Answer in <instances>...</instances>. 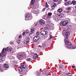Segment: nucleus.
Listing matches in <instances>:
<instances>
[{"label": "nucleus", "instance_id": "16", "mask_svg": "<svg viewBox=\"0 0 76 76\" xmlns=\"http://www.w3.org/2000/svg\"><path fill=\"white\" fill-rule=\"evenodd\" d=\"M11 66H12L13 67H15V62H13V61H11Z\"/></svg>", "mask_w": 76, "mask_h": 76}, {"label": "nucleus", "instance_id": "37", "mask_svg": "<svg viewBox=\"0 0 76 76\" xmlns=\"http://www.w3.org/2000/svg\"><path fill=\"white\" fill-rule=\"evenodd\" d=\"M1 67L0 66V71L1 72H3V70H2V69H1L0 68Z\"/></svg>", "mask_w": 76, "mask_h": 76}, {"label": "nucleus", "instance_id": "31", "mask_svg": "<svg viewBox=\"0 0 76 76\" xmlns=\"http://www.w3.org/2000/svg\"><path fill=\"white\" fill-rule=\"evenodd\" d=\"M66 9L68 10V11H69L70 8H66Z\"/></svg>", "mask_w": 76, "mask_h": 76}, {"label": "nucleus", "instance_id": "28", "mask_svg": "<svg viewBox=\"0 0 76 76\" xmlns=\"http://www.w3.org/2000/svg\"><path fill=\"white\" fill-rule=\"evenodd\" d=\"M67 75L68 76H72V74L69 73L67 74Z\"/></svg>", "mask_w": 76, "mask_h": 76}, {"label": "nucleus", "instance_id": "35", "mask_svg": "<svg viewBox=\"0 0 76 76\" xmlns=\"http://www.w3.org/2000/svg\"><path fill=\"white\" fill-rule=\"evenodd\" d=\"M53 38V37L51 35H50V39H51V38Z\"/></svg>", "mask_w": 76, "mask_h": 76}, {"label": "nucleus", "instance_id": "8", "mask_svg": "<svg viewBox=\"0 0 76 76\" xmlns=\"http://www.w3.org/2000/svg\"><path fill=\"white\" fill-rule=\"evenodd\" d=\"M47 33V31H42L40 32L41 35H46Z\"/></svg>", "mask_w": 76, "mask_h": 76}, {"label": "nucleus", "instance_id": "47", "mask_svg": "<svg viewBox=\"0 0 76 76\" xmlns=\"http://www.w3.org/2000/svg\"><path fill=\"white\" fill-rule=\"evenodd\" d=\"M64 32H66V30H63Z\"/></svg>", "mask_w": 76, "mask_h": 76}, {"label": "nucleus", "instance_id": "21", "mask_svg": "<svg viewBox=\"0 0 76 76\" xmlns=\"http://www.w3.org/2000/svg\"><path fill=\"white\" fill-rule=\"evenodd\" d=\"M35 3V0H31V5L32 6L33 4Z\"/></svg>", "mask_w": 76, "mask_h": 76}, {"label": "nucleus", "instance_id": "6", "mask_svg": "<svg viewBox=\"0 0 76 76\" xmlns=\"http://www.w3.org/2000/svg\"><path fill=\"white\" fill-rule=\"evenodd\" d=\"M68 23H69V22L67 20L63 21L61 22V23H62V25L63 26H66V25L68 24Z\"/></svg>", "mask_w": 76, "mask_h": 76}, {"label": "nucleus", "instance_id": "38", "mask_svg": "<svg viewBox=\"0 0 76 76\" xmlns=\"http://www.w3.org/2000/svg\"><path fill=\"white\" fill-rule=\"evenodd\" d=\"M10 44H11V45H12L13 44V43L12 42H11L10 43Z\"/></svg>", "mask_w": 76, "mask_h": 76}, {"label": "nucleus", "instance_id": "36", "mask_svg": "<svg viewBox=\"0 0 76 76\" xmlns=\"http://www.w3.org/2000/svg\"><path fill=\"white\" fill-rule=\"evenodd\" d=\"M9 50L11 52L12 51V48H9Z\"/></svg>", "mask_w": 76, "mask_h": 76}, {"label": "nucleus", "instance_id": "17", "mask_svg": "<svg viewBox=\"0 0 76 76\" xmlns=\"http://www.w3.org/2000/svg\"><path fill=\"white\" fill-rule=\"evenodd\" d=\"M66 28H67V29H72V26H66Z\"/></svg>", "mask_w": 76, "mask_h": 76}, {"label": "nucleus", "instance_id": "14", "mask_svg": "<svg viewBox=\"0 0 76 76\" xmlns=\"http://www.w3.org/2000/svg\"><path fill=\"white\" fill-rule=\"evenodd\" d=\"M38 55L37 53H35L33 56V58L36 59V58H38Z\"/></svg>", "mask_w": 76, "mask_h": 76}, {"label": "nucleus", "instance_id": "20", "mask_svg": "<svg viewBox=\"0 0 76 76\" xmlns=\"http://www.w3.org/2000/svg\"><path fill=\"white\" fill-rule=\"evenodd\" d=\"M5 60V58L4 57V58H2L1 59H0V62H2L3 61H4Z\"/></svg>", "mask_w": 76, "mask_h": 76}, {"label": "nucleus", "instance_id": "30", "mask_svg": "<svg viewBox=\"0 0 76 76\" xmlns=\"http://www.w3.org/2000/svg\"><path fill=\"white\" fill-rule=\"evenodd\" d=\"M45 4H46V7H48V4H47V3H45Z\"/></svg>", "mask_w": 76, "mask_h": 76}, {"label": "nucleus", "instance_id": "34", "mask_svg": "<svg viewBox=\"0 0 76 76\" xmlns=\"http://www.w3.org/2000/svg\"><path fill=\"white\" fill-rule=\"evenodd\" d=\"M22 35H20L19 36V38H22Z\"/></svg>", "mask_w": 76, "mask_h": 76}, {"label": "nucleus", "instance_id": "44", "mask_svg": "<svg viewBox=\"0 0 76 76\" xmlns=\"http://www.w3.org/2000/svg\"><path fill=\"white\" fill-rule=\"evenodd\" d=\"M72 69H74V68H75V66H72Z\"/></svg>", "mask_w": 76, "mask_h": 76}, {"label": "nucleus", "instance_id": "1", "mask_svg": "<svg viewBox=\"0 0 76 76\" xmlns=\"http://www.w3.org/2000/svg\"><path fill=\"white\" fill-rule=\"evenodd\" d=\"M65 43L66 47L69 49H75V48H76L75 47L71 45V43L69 42L68 40H67L65 41Z\"/></svg>", "mask_w": 76, "mask_h": 76}, {"label": "nucleus", "instance_id": "39", "mask_svg": "<svg viewBox=\"0 0 76 76\" xmlns=\"http://www.w3.org/2000/svg\"><path fill=\"white\" fill-rule=\"evenodd\" d=\"M45 8H44L42 10V12H44V11H45Z\"/></svg>", "mask_w": 76, "mask_h": 76}, {"label": "nucleus", "instance_id": "2", "mask_svg": "<svg viewBox=\"0 0 76 76\" xmlns=\"http://www.w3.org/2000/svg\"><path fill=\"white\" fill-rule=\"evenodd\" d=\"M26 68V65L25 64H23L22 65L20 66H19L18 68V70L19 72H22L23 69H25Z\"/></svg>", "mask_w": 76, "mask_h": 76}, {"label": "nucleus", "instance_id": "42", "mask_svg": "<svg viewBox=\"0 0 76 76\" xmlns=\"http://www.w3.org/2000/svg\"><path fill=\"white\" fill-rule=\"evenodd\" d=\"M53 1L54 2H56V1H57L58 0H53Z\"/></svg>", "mask_w": 76, "mask_h": 76}, {"label": "nucleus", "instance_id": "51", "mask_svg": "<svg viewBox=\"0 0 76 76\" xmlns=\"http://www.w3.org/2000/svg\"><path fill=\"white\" fill-rule=\"evenodd\" d=\"M44 47H45V46H44Z\"/></svg>", "mask_w": 76, "mask_h": 76}, {"label": "nucleus", "instance_id": "32", "mask_svg": "<svg viewBox=\"0 0 76 76\" xmlns=\"http://www.w3.org/2000/svg\"><path fill=\"white\" fill-rule=\"evenodd\" d=\"M64 12H65V13H69V11H64Z\"/></svg>", "mask_w": 76, "mask_h": 76}, {"label": "nucleus", "instance_id": "12", "mask_svg": "<svg viewBox=\"0 0 76 76\" xmlns=\"http://www.w3.org/2000/svg\"><path fill=\"white\" fill-rule=\"evenodd\" d=\"M65 35L66 36V38L64 40L65 42L66 41H67V40H68L67 39V36H69L70 34H69V32H67L66 33H65Z\"/></svg>", "mask_w": 76, "mask_h": 76}, {"label": "nucleus", "instance_id": "48", "mask_svg": "<svg viewBox=\"0 0 76 76\" xmlns=\"http://www.w3.org/2000/svg\"><path fill=\"white\" fill-rule=\"evenodd\" d=\"M60 69H62V67H60Z\"/></svg>", "mask_w": 76, "mask_h": 76}, {"label": "nucleus", "instance_id": "41", "mask_svg": "<svg viewBox=\"0 0 76 76\" xmlns=\"http://www.w3.org/2000/svg\"><path fill=\"white\" fill-rule=\"evenodd\" d=\"M56 4H55L53 6V7H54L56 6Z\"/></svg>", "mask_w": 76, "mask_h": 76}, {"label": "nucleus", "instance_id": "11", "mask_svg": "<svg viewBox=\"0 0 76 76\" xmlns=\"http://www.w3.org/2000/svg\"><path fill=\"white\" fill-rule=\"evenodd\" d=\"M51 15H52V13L51 12L48 13V18H47L48 19H50V18L51 17Z\"/></svg>", "mask_w": 76, "mask_h": 76}, {"label": "nucleus", "instance_id": "46", "mask_svg": "<svg viewBox=\"0 0 76 76\" xmlns=\"http://www.w3.org/2000/svg\"><path fill=\"white\" fill-rule=\"evenodd\" d=\"M67 1V0H65L64 1H65V2H66V1Z\"/></svg>", "mask_w": 76, "mask_h": 76}, {"label": "nucleus", "instance_id": "43", "mask_svg": "<svg viewBox=\"0 0 76 76\" xmlns=\"http://www.w3.org/2000/svg\"><path fill=\"white\" fill-rule=\"evenodd\" d=\"M68 3V4H70V1H69L68 2H67Z\"/></svg>", "mask_w": 76, "mask_h": 76}, {"label": "nucleus", "instance_id": "29", "mask_svg": "<svg viewBox=\"0 0 76 76\" xmlns=\"http://www.w3.org/2000/svg\"><path fill=\"white\" fill-rule=\"evenodd\" d=\"M36 34L37 36H38V35H39V32L38 31H37Z\"/></svg>", "mask_w": 76, "mask_h": 76}, {"label": "nucleus", "instance_id": "3", "mask_svg": "<svg viewBox=\"0 0 76 76\" xmlns=\"http://www.w3.org/2000/svg\"><path fill=\"white\" fill-rule=\"evenodd\" d=\"M24 56L23 53L22 52L18 53V54L17 55V57L19 60H20V58H23Z\"/></svg>", "mask_w": 76, "mask_h": 76}, {"label": "nucleus", "instance_id": "9", "mask_svg": "<svg viewBox=\"0 0 76 76\" xmlns=\"http://www.w3.org/2000/svg\"><path fill=\"white\" fill-rule=\"evenodd\" d=\"M38 39H39V37L37 36L35 37L33 39V40L34 42L37 41L38 40Z\"/></svg>", "mask_w": 76, "mask_h": 76}, {"label": "nucleus", "instance_id": "49", "mask_svg": "<svg viewBox=\"0 0 76 76\" xmlns=\"http://www.w3.org/2000/svg\"><path fill=\"white\" fill-rule=\"evenodd\" d=\"M75 9H76V5L75 6Z\"/></svg>", "mask_w": 76, "mask_h": 76}, {"label": "nucleus", "instance_id": "13", "mask_svg": "<svg viewBox=\"0 0 76 76\" xmlns=\"http://www.w3.org/2000/svg\"><path fill=\"white\" fill-rule=\"evenodd\" d=\"M39 22L41 24H44V23H45V21L42 19H41L40 20H39Z\"/></svg>", "mask_w": 76, "mask_h": 76}, {"label": "nucleus", "instance_id": "26", "mask_svg": "<svg viewBox=\"0 0 76 76\" xmlns=\"http://www.w3.org/2000/svg\"><path fill=\"white\" fill-rule=\"evenodd\" d=\"M17 42L19 44V43H20V39H19L17 40Z\"/></svg>", "mask_w": 76, "mask_h": 76}, {"label": "nucleus", "instance_id": "53", "mask_svg": "<svg viewBox=\"0 0 76 76\" xmlns=\"http://www.w3.org/2000/svg\"><path fill=\"white\" fill-rule=\"evenodd\" d=\"M24 75H26V74H24Z\"/></svg>", "mask_w": 76, "mask_h": 76}, {"label": "nucleus", "instance_id": "10", "mask_svg": "<svg viewBox=\"0 0 76 76\" xmlns=\"http://www.w3.org/2000/svg\"><path fill=\"white\" fill-rule=\"evenodd\" d=\"M3 67H4L5 70H7V68H9V66L7 64H4L3 65Z\"/></svg>", "mask_w": 76, "mask_h": 76}, {"label": "nucleus", "instance_id": "19", "mask_svg": "<svg viewBox=\"0 0 76 76\" xmlns=\"http://www.w3.org/2000/svg\"><path fill=\"white\" fill-rule=\"evenodd\" d=\"M28 31L27 32H24L23 33L22 35H23L24 36L25 35V34H28L29 33V31L28 30Z\"/></svg>", "mask_w": 76, "mask_h": 76}, {"label": "nucleus", "instance_id": "24", "mask_svg": "<svg viewBox=\"0 0 76 76\" xmlns=\"http://www.w3.org/2000/svg\"><path fill=\"white\" fill-rule=\"evenodd\" d=\"M45 27L46 28H48L50 27V26H49L48 24H46L45 25Z\"/></svg>", "mask_w": 76, "mask_h": 76}, {"label": "nucleus", "instance_id": "25", "mask_svg": "<svg viewBox=\"0 0 76 76\" xmlns=\"http://www.w3.org/2000/svg\"><path fill=\"white\" fill-rule=\"evenodd\" d=\"M64 4L66 6H67V5H69V4H68V3L67 2H64Z\"/></svg>", "mask_w": 76, "mask_h": 76}, {"label": "nucleus", "instance_id": "15", "mask_svg": "<svg viewBox=\"0 0 76 76\" xmlns=\"http://www.w3.org/2000/svg\"><path fill=\"white\" fill-rule=\"evenodd\" d=\"M58 16H59L60 18H61V17H63L64 16V15L63 14H62L61 13H60L58 14Z\"/></svg>", "mask_w": 76, "mask_h": 76}, {"label": "nucleus", "instance_id": "18", "mask_svg": "<svg viewBox=\"0 0 76 76\" xmlns=\"http://www.w3.org/2000/svg\"><path fill=\"white\" fill-rule=\"evenodd\" d=\"M63 11V9H62L61 8H60L59 9H58V12H59V13H61V12H62Z\"/></svg>", "mask_w": 76, "mask_h": 76}, {"label": "nucleus", "instance_id": "27", "mask_svg": "<svg viewBox=\"0 0 76 76\" xmlns=\"http://www.w3.org/2000/svg\"><path fill=\"white\" fill-rule=\"evenodd\" d=\"M5 56H6V54H3L2 55V58H4V57L5 58Z\"/></svg>", "mask_w": 76, "mask_h": 76}, {"label": "nucleus", "instance_id": "4", "mask_svg": "<svg viewBox=\"0 0 76 76\" xmlns=\"http://www.w3.org/2000/svg\"><path fill=\"white\" fill-rule=\"evenodd\" d=\"M32 19V17L30 16L29 14H26L25 17V20H29Z\"/></svg>", "mask_w": 76, "mask_h": 76}, {"label": "nucleus", "instance_id": "23", "mask_svg": "<svg viewBox=\"0 0 76 76\" xmlns=\"http://www.w3.org/2000/svg\"><path fill=\"white\" fill-rule=\"evenodd\" d=\"M72 3L73 4V5H75L76 4V1H74L72 2Z\"/></svg>", "mask_w": 76, "mask_h": 76}, {"label": "nucleus", "instance_id": "22", "mask_svg": "<svg viewBox=\"0 0 76 76\" xmlns=\"http://www.w3.org/2000/svg\"><path fill=\"white\" fill-rule=\"evenodd\" d=\"M31 32H32V33H35V30H34V28H32L31 30Z\"/></svg>", "mask_w": 76, "mask_h": 76}, {"label": "nucleus", "instance_id": "50", "mask_svg": "<svg viewBox=\"0 0 76 76\" xmlns=\"http://www.w3.org/2000/svg\"><path fill=\"white\" fill-rule=\"evenodd\" d=\"M31 34H29V35H31Z\"/></svg>", "mask_w": 76, "mask_h": 76}, {"label": "nucleus", "instance_id": "7", "mask_svg": "<svg viewBox=\"0 0 76 76\" xmlns=\"http://www.w3.org/2000/svg\"><path fill=\"white\" fill-rule=\"evenodd\" d=\"M29 42V38H27L26 40L24 41L25 44H28Z\"/></svg>", "mask_w": 76, "mask_h": 76}, {"label": "nucleus", "instance_id": "45", "mask_svg": "<svg viewBox=\"0 0 76 76\" xmlns=\"http://www.w3.org/2000/svg\"><path fill=\"white\" fill-rule=\"evenodd\" d=\"M59 1L60 2L61 1V0H59Z\"/></svg>", "mask_w": 76, "mask_h": 76}, {"label": "nucleus", "instance_id": "52", "mask_svg": "<svg viewBox=\"0 0 76 76\" xmlns=\"http://www.w3.org/2000/svg\"><path fill=\"white\" fill-rule=\"evenodd\" d=\"M37 25V24H36V26Z\"/></svg>", "mask_w": 76, "mask_h": 76}, {"label": "nucleus", "instance_id": "33", "mask_svg": "<svg viewBox=\"0 0 76 76\" xmlns=\"http://www.w3.org/2000/svg\"><path fill=\"white\" fill-rule=\"evenodd\" d=\"M10 59H13V58H14V57L11 56L10 57Z\"/></svg>", "mask_w": 76, "mask_h": 76}, {"label": "nucleus", "instance_id": "40", "mask_svg": "<svg viewBox=\"0 0 76 76\" xmlns=\"http://www.w3.org/2000/svg\"><path fill=\"white\" fill-rule=\"evenodd\" d=\"M31 60V59L30 58L27 59V61H30Z\"/></svg>", "mask_w": 76, "mask_h": 76}, {"label": "nucleus", "instance_id": "5", "mask_svg": "<svg viewBox=\"0 0 76 76\" xmlns=\"http://www.w3.org/2000/svg\"><path fill=\"white\" fill-rule=\"evenodd\" d=\"M9 50V48H4L3 49V50L2 51L1 53H0V57L2 56L3 54L6 51H7Z\"/></svg>", "mask_w": 76, "mask_h": 76}]
</instances>
